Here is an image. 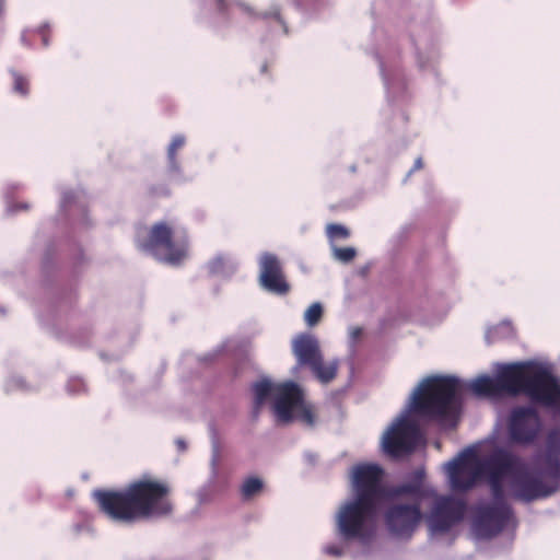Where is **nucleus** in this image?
Returning <instances> with one entry per match:
<instances>
[{"label": "nucleus", "instance_id": "7", "mask_svg": "<svg viewBox=\"0 0 560 560\" xmlns=\"http://www.w3.org/2000/svg\"><path fill=\"white\" fill-rule=\"evenodd\" d=\"M384 470L376 464H360L352 469V486L355 499L377 505L385 495L382 485Z\"/></svg>", "mask_w": 560, "mask_h": 560}, {"label": "nucleus", "instance_id": "20", "mask_svg": "<svg viewBox=\"0 0 560 560\" xmlns=\"http://www.w3.org/2000/svg\"><path fill=\"white\" fill-rule=\"evenodd\" d=\"M469 388L477 396L497 397L502 395L497 375L494 378L487 375L479 376L470 383Z\"/></svg>", "mask_w": 560, "mask_h": 560}, {"label": "nucleus", "instance_id": "1", "mask_svg": "<svg viewBox=\"0 0 560 560\" xmlns=\"http://www.w3.org/2000/svg\"><path fill=\"white\" fill-rule=\"evenodd\" d=\"M168 482L142 478L122 490L96 489L93 499L98 510L113 521L132 524L153 517H167L174 511Z\"/></svg>", "mask_w": 560, "mask_h": 560}, {"label": "nucleus", "instance_id": "29", "mask_svg": "<svg viewBox=\"0 0 560 560\" xmlns=\"http://www.w3.org/2000/svg\"><path fill=\"white\" fill-rule=\"evenodd\" d=\"M14 91L21 95L28 93V81L22 74L14 73Z\"/></svg>", "mask_w": 560, "mask_h": 560}, {"label": "nucleus", "instance_id": "28", "mask_svg": "<svg viewBox=\"0 0 560 560\" xmlns=\"http://www.w3.org/2000/svg\"><path fill=\"white\" fill-rule=\"evenodd\" d=\"M327 234L330 238H347L349 231L346 226L334 223L327 226Z\"/></svg>", "mask_w": 560, "mask_h": 560}, {"label": "nucleus", "instance_id": "12", "mask_svg": "<svg viewBox=\"0 0 560 560\" xmlns=\"http://www.w3.org/2000/svg\"><path fill=\"white\" fill-rule=\"evenodd\" d=\"M541 431L538 412L529 407H518L511 413L509 434L513 442L528 445L536 441Z\"/></svg>", "mask_w": 560, "mask_h": 560}, {"label": "nucleus", "instance_id": "10", "mask_svg": "<svg viewBox=\"0 0 560 560\" xmlns=\"http://www.w3.org/2000/svg\"><path fill=\"white\" fill-rule=\"evenodd\" d=\"M420 439L419 425L408 418H401L386 433L383 444L386 453L400 456L412 453Z\"/></svg>", "mask_w": 560, "mask_h": 560}, {"label": "nucleus", "instance_id": "21", "mask_svg": "<svg viewBox=\"0 0 560 560\" xmlns=\"http://www.w3.org/2000/svg\"><path fill=\"white\" fill-rule=\"evenodd\" d=\"M339 363L337 360L325 362L323 355L310 366L314 376L323 384L334 381L338 373Z\"/></svg>", "mask_w": 560, "mask_h": 560}, {"label": "nucleus", "instance_id": "25", "mask_svg": "<svg viewBox=\"0 0 560 560\" xmlns=\"http://www.w3.org/2000/svg\"><path fill=\"white\" fill-rule=\"evenodd\" d=\"M491 494L493 498L492 504H508L505 501L504 488H503V479L498 478H489Z\"/></svg>", "mask_w": 560, "mask_h": 560}, {"label": "nucleus", "instance_id": "5", "mask_svg": "<svg viewBox=\"0 0 560 560\" xmlns=\"http://www.w3.org/2000/svg\"><path fill=\"white\" fill-rule=\"evenodd\" d=\"M377 505L354 499L343 504L336 517L337 530L345 540H363L370 535V524Z\"/></svg>", "mask_w": 560, "mask_h": 560}, {"label": "nucleus", "instance_id": "22", "mask_svg": "<svg viewBox=\"0 0 560 560\" xmlns=\"http://www.w3.org/2000/svg\"><path fill=\"white\" fill-rule=\"evenodd\" d=\"M275 387L270 381L262 380L256 382L253 385L254 393V412L257 415L265 404V401L270 397L272 393H275Z\"/></svg>", "mask_w": 560, "mask_h": 560}, {"label": "nucleus", "instance_id": "32", "mask_svg": "<svg viewBox=\"0 0 560 560\" xmlns=\"http://www.w3.org/2000/svg\"><path fill=\"white\" fill-rule=\"evenodd\" d=\"M423 167V162H422V159L421 158H418L416 161H415V164H413V167L411 170V172H415V171H419Z\"/></svg>", "mask_w": 560, "mask_h": 560}, {"label": "nucleus", "instance_id": "9", "mask_svg": "<svg viewBox=\"0 0 560 560\" xmlns=\"http://www.w3.org/2000/svg\"><path fill=\"white\" fill-rule=\"evenodd\" d=\"M422 520L421 508L416 504H390L384 514L388 532L398 538L409 539Z\"/></svg>", "mask_w": 560, "mask_h": 560}, {"label": "nucleus", "instance_id": "4", "mask_svg": "<svg viewBox=\"0 0 560 560\" xmlns=\"http://www.w3.org/2000/svg\"><path fill=\"white\" fill-rule=\"evenodd\" d=\"M138 247L160 261L179 265L187 257L188 240L186 235L175 238L173 228L162 221L151 226L147 238L138 241Z\"/></svg>", "mask_w": 560, "mask_h": 560}, {"label": "nucleus", "instance_id": "31", "mask_svg": "<svg viewBox=\"0 0 560 560\" xmlns=\"http://www.w3.org/2000/svg\"><path fill=\"white\" fill-rule=\"evenodd\" d=\"M325 552L329 556L340 557L342 555V548L338 545H327L324 548Z\"/></svg>", "mask_w": 560, "mask_h": 560}, {"label": "nucleus", "instance_id": "8", "mask_svg": "<svg viewBox=\"0 0 560 560\" xmlns=\"http://www.w3.org/2000/svg\"><path fill=\"white\" fill-rule=\"evenodd\" d=\"M483 472V465L474 452L467 451L447 465L451 488L454 491H468L475 487Z\"/></svg>", "mask_w": 560, "mask_h": 560}, {"label": "nucleus", "instance_id": "15", "mask_svg": "<svg viewBox=\"0 0 560 560\" xmlns=\"http://www.w3.org/2000/svg\"><path fill=\"white\" fill-rule=\"evenodd\" d=\"M259 282L267 291L284 295L290 291L285 281L281 264L276 255L266 253L260 259Z\"/></svg>", "mask_w": 560, "mask_h": 560}, {"label": "nucleus", "instance_id": "11", "mask_svg": "<svg viewBox=\"0 0 560 560\" xmlns=\"http://www.w3.org/2000/svg\"><path fill=\"white\" fill-rule=\"evenodd\" d=\"M513 511L509 504H487L477 510L474 528L481 538H492L499 535L512 517Z\"/></svg>", "mask_w": 560, "mask_h": 560}, {"label": "nucleus", "instance_id": "6", "mask_svg": "<svg viewBox=\"0 0 560 560\" xmlns=\"http://www.w3.org/2000/svg\"><path fill=\"white\" fill-rule=\"evenodd\" d=\"M524 395L534 404L560 407V383L548 370L534 364Z\"/></svg>", "mask_w": 560, "mask_h": 560}, {"label": "nucleus", "instance_id": "2", "mask_svg": "<svg viewBox=\"0 0 560 560\" xmlns=\"http://www.w3.org/2000/svg\"><path fill=\"white\" fill-rule=\"evenodd\" d=\"M534 463L535 469H528L523 463L510 480L513 499L529 503L549 498L560 489V427L547 433Z\"/></svg>", "mask_w": 560, "mask_h": 560}, {"label": "nucleus", "instance_id": "26", "mask_svg": "<svg viewBox=\"0 0 560 560\" xmlns=\"http://www.w3.org/2000/svg\"><path fill=\"white\" fill-rule=\"evenodd\" d=\"M323 317V306L319 303H313L304 313V320L307 326H316Z\"/></svg>", "mask_w": 560, "mask_h": 560}, {"label": "nucleus", "instance_id": "16", "mask_svg": "<svg viewBox=\"0 0 560 560\" xmlns=\"http://www.w3.org/2000/svg\"><path fill=\"white\" fill-rule=\"evenodd\" d=\"M275 396L277 416L284 422L291 421L294 409L304 400L302 389L293 382H284L275 387Z\"/></svg>", "mask_w": 560, "mask_h": 560}, {"label": "nucleus", "instance_id": "19", "mask_svg": "<svg viewBox=\"0 0 560 560\" xmlns=\"http://www.w3.org/2000/svg\"><path fill=\"white\" fill-rule=\"evenodd\" d=\"M292 350L301 366H311L320 358V349L317 339L308 334H301L294 340Z\"/></svg>", "mask_w": 560, "mask_h": 560}, {"label": "nucleus", "instance_id": "18", "mask_svg": "<svg viewBox=\"0 0 560 560\" xmlns=\"http://www.w3.org/2000/svg\"><path fill=\"white\" fill-rule=\"evenodd\" d=\"M424 471L418 469L413 472L412 479L408 482L392 486L386 490L385 495L388 499L409 498L408 504H416L421 508L423 499L427 497V490L423 486Z\"/></svg>", "mask_w": 560, "mask_h": 560}, {"label": "nucleus", "instance_id": "14", "mask_svg": "<svg viewBox=\"0 0 560 560\" xmlns=\"http://www.w3.org/2000/svg\"><path fill=\"white\" fill-rule=\"evenodd\" d=\"M534 363L516 362L501 366L497 372L501 394L524 395Z\"/></svg>", "mask_w": 560, "mask_h": 560}, {"label": "nucleus", "instance_id": "3", "mask_svg": "<svg viewBox=\"0 0 560 560\" xmlns=\"http://www.w3.org/2000/svg\"><path fill=\"white\" fill-rule=\"evenodd\" d=\"M460 382L454 376H429L415 390L410 411L427 420H454L458 409Z\"/></svg>", "mask_w": 560, "mask_h": 560}, {"label": "nucleus", "instance_id": "17", "mask_svg": "<svg viewBox=\"0 0 560 560\" xmlns=\"http://www.w3.org/2000/svg\"><path fill=\"white\" fill-rule=\"evenodd\" d=\"M522 464L523 462L518 456L506 451H499L487 460L483 469H487L489 478L503 479L509 476L512 480Z\"/></svg>", "mask_w": 560, "mask_h": 560}, {"label": "nucleus", "instance_id": "27", "mask_svg": "<svg viewBox=\"0 0 560 560\" xmlns=\"http://www.w3.org/2000/svg\"><path fill=\"white\" fill-rule=\"evenodd\" d=\"M294 410L296 411L298 419L302 422L308 425H313L315 423L314 409L311 405L305 404L304 400Z\"/></svg>", "mask_w": 560, "mask_h": 560}, {"label": "nucleus", "instance_id": "33", "mask_svg": "<svg viewBox=\"0 0 560 560\" xmlns=\"http://www.w3.org/2000/svg\"><path fill=\"white\" fill-rule=\"evenodd\" d=\"M176 445L178 447L179 451L184 452L187 450V445H186V442L182 439H177L176 440Z\"/></svg>", "mask_w": 560, "mask_h": 560}, {"label": "nucleus", "instance_id": "24", "mask_svg": "<svg viewBox=\"0 0 560 560\" xmlns=\"http://www.w3.org/2000/svg\"><path fill=\"white\" fill-rule=\"evenodd\" d=\"M185 142H186L185 137L182 135H177L172 139V141L168 145L167 158H168L170 164L173 170L178 168L176 155H177V151L180 150L185 145Z\"/></svg>", "mask_w": 560, "mask_h": 560}, {"label": "nucleus", "instance_id": "13", "mask_svg": "<svg viewBox=\"0 0 560 560\" xmlns=\"http://www.w3.org/2000/svg\"><path fill=\"white\" fill-rule=\"evenodd\" d=\"M467 503L463 499L441 497L436 500L430 516V527L433 532L445 533L463 521Z\"/></svg>", "mask_w": 560, "mask_h": 560}, {"label": "nucleus", "instance_id": "23", "mask_svg": "<svg viewBox=\"0 0 560 560\" xmlns=\"http://www.w3.org/2000/svg\"><path fill=\"white\" fill-rule=\"evenodd\" d=\"M262 488L264 482L261 479L257 477H249L244 481L241 488V493L245 500H248L257 495L262 490Z\"/></svg>", "mask_w": 560, "mask_h": 560}, {"label": "nucleus", "instance_id": "30", "mask_svg": "<svg viewBox=\"0 0 560 560\" xmlns=\"http://www.w3.org/2000/svg\"><path fill=\"white\" fill-rule=\"evenodd\" d=\"M335 255L341 261L348 262L355 257V249L352 247H340L335 249Z\"/></svg>", "mask_w": 560, "mask_h": 560}]
</instances>
